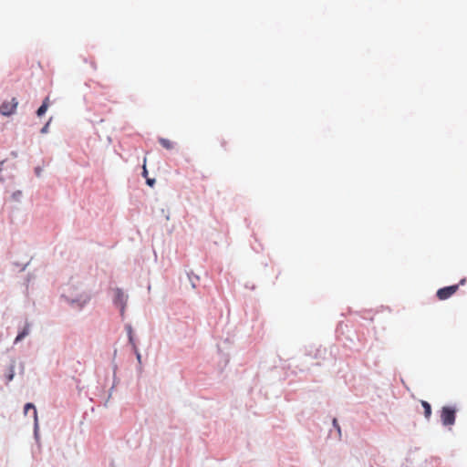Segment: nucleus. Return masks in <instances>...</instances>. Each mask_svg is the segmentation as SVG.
<instances>
[{"label":"nucleus","mask_w":467,"mask_h":467,"mask_svg":"<svg viewBox=\"0 0 467 467\" xmlns=\"http://www.w3.org/2000/svg\"><path fill=\"white\" fill-rule=\"evenodd\" d=\"M456 410L450 406L442 407L441 410V420L443 425L451 426L455 422Z\"/></svg>","instance_id":"obj_1"},{"label":"nucleus","mask_w":467,"mask_h":467,"mask_svg":"<svg viewBox=\"0 0 467 467\" xmlns=\"http://www.w3.org/2000/svg\"><path fill=\"white\" fill-rule=\"evenodd\" d=\"M17 105L16 98H13L11 101H4L0 106V113L3 116H10L16 111Z\"/></svg>","instance_id":"obj_2"},{"label":"nucleus","mask_w":467,"mask_h":467,"mask_svg":"<svg viewBox=\"0 0 467 467\" xmlns=\"http://www.w3.org/2000/svg\"><path fill=\"white\" fill-rule=\"evenodd\" d=\"M459 289V285H450L437 291V297L440 300H446L454 295Z\"/></svg>","instance_id":"obj_3"},{"label":"nucleus","mask_w":467,"mask_h":467,"mask_svg":"<svg viewBox=\"0 0 467 467\" xmlns=\"http://www.w3.org/2000/svg\"><path fill=\"white\" fill-rule=\"evenodd\" d=\"M114 303L120 306L121 312L123 313L124 307L127 303V296L119 288H117L114 292Z\"/></svg>","instance_id":"obj_4"},{"label":"nucleus","mask_w":467,"mask_h":467,"mask_svg":"<svg viewBox=\"0 0 467 467\" xmlns=\"http://www.w3.org/2000/svg\"><path fill=\"white\" fill-rule=\"evenodd\" d=\"M159 142L166 150H172L174 148V142H172L169 139L160 138Z\"/></svg>","instance_id":"obj_5"},{"label":"nucleus","mask_w":467,"mask_h":467,"mask_svg":"<svg viewBox=\"0 0 467 467\" xmlns=\"http://www.w3.org/2000/svg\"><path fill=\"white\" fill-rule=\"evenodd\" d=\"M29 334V325H26L23 330L17 335V337L15 339V344L21 341L23 338H25Z\"/></svg>","instance_id":"obj_6"},{"label":"nucleus","mask_w":467,"mask_h":467,"mask_svg":"<svg viewBox=\"0 0 467 467\" xmlns=\"http://www.w3.org/2000/svg\"><path fill=\"white\" fill-rule=\"evenodd\" d=\"M48 108V98H46V99L43 101L42 105L38 108L36 114L38 117L43 116Z\"/></svg>","instance_id":"obj_7"},{"label":"nucleus","mask_w":467,"mask_h":467,"mask_svg":"<svg viewBox=\"0 0 467 467\" xmlns=\"http://www.w3.org/2000/svg\"><path fill=\"white\" fill-rule=\"evenodd\" d=\"M33 410V413H34V418H35V423L36 425L37 424V412H36V407L34 406V404L32 403H26L25 405V408H24V412L25 414H27L28 412V410Z\"/></svg>","instance_id":"obj_8"},{"label":"nucleus","mask_w":467,"mask_h":467,"mask_svg":"<svg viewBox=\"0 0 467 467\" xmlns=\"http://www.w3.org/2000/svg\"><path fill=\"white\" fill-rule=\"evenodd\" d=\"M421 406L424 409V415L427 419H429L431 415V407L429 402L425 400H421Z\"/></svg>","instance_id":"obj_9"},{"label":"nucleus","mask_w":467,"mask_h":467,"mask_svg":"<svg viewBox=\"0 0 467 467\" xmlns=\"http://www.w3.org/2000/svg\"><path fill=\"white\" fill-rule=\"evenodd\" d=\"M49 122L48 121L42 129H41V133H47L48 132V128H49Z\"/></svg>","instance_id":"obj_10"},{"label":"nucleus","mask_w":467,"mask_h":467,"mask_svg":"<svg viewBox=\"0 0 467 467\" xmlns=\"http://www.w3.org/2000/svg\"><path fill=\"white\" fill-rule=\"evenodd\" d=\"M333 425L337 429L338 433H340L341 430L336 419L333 420Z\"/></svg>","instance_id":"obj_11"},{"label":"nucleus","mask_w":467,"mask_h":467,"mask_svg":"<svg viewBox=\"0 0 467 467\" xmlns=\"http://www.w3.org/2000/svg\"><path fill=\"white\" fill-rule=\"evenodd\" d=\"M14 378V371H13V368H11V371H10V374H8V377H7V380L8 381H11Z\"/></svg>","instance_id":"obj_12"},{"label":"nucleus","mask_w":467,"mask_h":467,"mask_svg":"<svg viewBox=\"0 0 467 467\" xmlns=\"http://www.w3.org/2000/svg\"><path fill=\"white\" fill-rule=\"evenodd\" d=\"M147 183H148L149 185L152 186V185H153V183H154V180L148 179V180H147Z\"/></svg>","instance_id":"obj_13"},{"label":"nucleus","mask_w":467,"mask_h":467,"mask_svg":"<svg viewBox=\"0 0 467 467\" xmlns=\"http://www.w3.org/2000/svg\"><path fill=\"white\" fill-rule=\"evenodd\" d=\"M136 356H137V358H138L139 362H140V358H141V356H140V354L138 352V350H136Z\"/></svg>","instance_id":"obj_14"},{"label":"nucleus","mask_w":467,"mask_h":467,"mask_svg":"<svg viewBox=\"0 0 467 467\" xmlns=\"http://www.w3.org/2000/svg\"><path fill=\"white\" fill-rule=\"evenodd\" d=\"M465 281H466V280H465V278L462 279V280L460 281V283L458 284V285H459V286H460V285H464V284H465Z\"/></svg>","instance_id":"obj_15"},{"label":"nucleus","mask_w":467,"mask_h":467,"mask_svg":"<svg viewBox=\"0 0 467 467\" xmlns=\"http://www.w3.org/2000/svg\"><path fill=\"white\" fill-rule=\"evenodd\" d=\"M147 173H148V171H147L146 167H145V165H144V166H143V175H144V176H147Z\"/></svg>","instance_id":"obj_16"}]
</instances>
